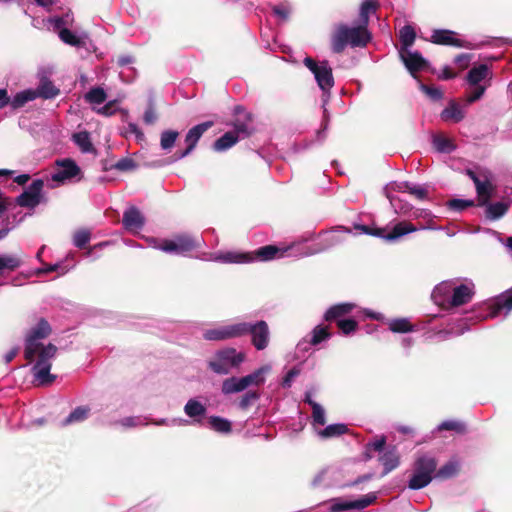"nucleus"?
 <instances>
[{
  "label": "nucleus",
  "instance_id": "nucleus-1",
  "mask_svg": "<svg viewBox=\"0 0 512 512\" xmlns=\"http://www.w3.org/2000/svg\"><path fill=\"white\" fill-rule=\"evenodd\" d=\"M371 38L367 26L361 23L356 27L340 24L331 36V49L333 53L341 54L348 45L351 47H365Z\"/></svg>",
  "mask_w": 512,
  "mask_h": 512
},
{
  "label": "nucleus",
  "instance_id": "nucleus-2",
  "mask_svg": "<svg viewBox=\"0 0 512 512\" xmlns=\"http://www.w3.org/2000/svg\"><path fill=\"white\" fill-rule=\"evenodd\" d=\"M246 360L244 352H238L235 348L226 347L215 352L208 361V368L216 374L227 375L232 370L238 369Z\"/></svg>",
  "mask_w": 512,
  "mask_h": 512
},
{
  "label": "nucleus",
  "instance_id": "nucleus-3",
  "mask_svg": "<svg viewBox=\"0 0 512 512\" xmlns=\"http://www.w3.org/2000/svg\"><path fill=\"white\" fill-rule=\"evenodd\" d=\"M58 348L49 343L47 345H39L37 347V352L35 357L37 356V361L34 364L32 371L35 380L39 385L47 386L52 384L56 376L50 373L51 369V359H53L57 353Z\"/></svg>",
  "mask_w": 512,
  "mask_h": 512
},
{
  "label": "nucleus",
  "instance_id": "nucleus-4",
  "mask_svg": "<svg viewBox=\"0 0 512 512\" xmlns=\"http://www.w3.org/2000/svg\"><path fill=\"white\" fill-rule=\"evenodd\" d=\"M278 254L283 256L284 251H281L275 245H266L260 247L254 252H226L220 254L217 259L224 263H250L258 259L260 261H268L274 259Z\"/></svg>",
  "mask_w": 512,
  "mask_h": 512
},
{
  "label": "nucleus",
  "instance_id": "nucleus-5",
  "mask_svg": "<svg viewBox=\"0 0 512 512\" xmlns=\"http://www.w3.org/2000/svg\"><path fill=\"white\" fill-rule=\"evenodd\" d=\"M437 461L431 456H420L414 463V471L409 480L408 487L419 490L426 487L434 478Z\"/></svg>",
  "mask_w": 512,
  "mask_h": 512
},
{
  "label": "nucleus",
  "instance_id": "nucleus-6",
  "mask_svg": "<svg viewBox=\"0 0 512 512\" xmlns=\"http://www.w3.org/2000/svg\"><path fill=\"white\" fill-rule=\"evenodd\" d=\"M357 229L362 230L368 235L385 239L386 241H394L400 237L415 232L416 226L409 221H401L395 224L391 229L388 227H375L369 225H359Z\"/></svg>",
  "mask_w": 512,
  "mask_h": 512
},
{
  "label": "nucleus",
  "instance_id": "nucleus-7",
  "mask_svg": "<svg viewBox=\"0 0 512 512\" xmlns=\"http://www.w3.org/2000/svg\"><path fill=\"white\" fill-rule=\"evenodd\" d=\"M51 332V326L44 318H41L37 325L30 330L25 339L24 349V357L27 361L32 362L35 359L37 347L43 345L39 340L47 338Z\"/></svg>",
  "mask_w": 512,
  "mask_h": 512
},
{
  "label": "nucleus",
  "instance_id": "nucleus-8",
  "mask_svg": "<svg viewBox=\"0 0 512 512\" xmlns=\"http://www.w3.org/2000/svg\"><path fill=\"white\" fill-rule=\"evenodd\" d=\"M303 63L313 73L319 88L323 92H329L333 88L335 83L333 72L327 60L317 62L308 56L304 58Z\"/></svg>",
  "mask_w": 512,
  "mask_h": 512
},
{
  "label": "nucleus",
  "instance_id": "nucleus-9",
  "mask_svg": "<svg viewBox=\"0 0 512 512\" xmlns=\"http://www.w3.org/2000/svg\"><path fill=\"white\" fill-rule=\"evenodd\" d=\"M43 188L44 181L42 179L33 180L29 187L16 197L15 203L23 208H36L43 201Z\"/></svg>",
  "mask_w": 512,
  "mask_h": 512
},
{
  "label": "nucleus",
  "instance_id": "nucleus-10",
  "mask_svg": "<svg viewBox=\"0 0 512 512\" xmlns=\"http://www.w3.org/2000/svg\"><path fill=\"white\" fill-rule=\"evenodd\" d=\"M213 126V121H206L189 129L185 136V143L187 144V147L182 151H176L172 156V161H177L188 156L195 149L202 135Z\"/></svg>",
  "mask_w": 512,
  "mask_h": 512
},
{
  "label": "nucleus",
  "instance_id": "nucleus-11",
  "mask_svg": "<svg viewBox=\"0 0 512 512\" xmlns=\"http://www.w3.org/2000/svg\"><path fill=\"white\" fill-rule=\"evenodd\" d=\"M199 247V243L190 235H177L172 240H164L160 249L167 253L183 254Z\"/></svg>",
  "mask_w": 512,
  "mask_h": 512
},
{
  "label": "nucleus",
  "instance_id": "nucleus-12",
  "mask_svg": "<svg viewBox=\"0 0 512 512\" xmlns=\"http://www.w3.org/2000/svg\"><path fill=\"white\" fill-rule=\"evenodd\" d=\"M248 335L251 336V344L256 350H264L270 343V329L264 320L248 322Z\"/></svg>",
  "mask_w": 512,
  "mask_h": 512
},
{
  "label": "nucleus",
  "instance_id": "nucleus-13",
  "mask_svg": "<svg viewBox=\"0 0 512 512\" xmlns=\"http://www.w3.org/2000/svg\"><path fill=\"white\" fill-rule=\"evenodd\" d=\"M57 170L52 174L51 179L54 182L64 183L81 174V169L71 158L58 159L55 161Z\"/></svg>",
  "mask_w": 512,
  "mask_h": 512
},
{
  "label": "nucleus",
  "instance_id": "nucleus-14",
  "mask_svg": "<svg viewBox=\"0 0 512 512\" xmlns=\"http://www.w3.org/2000/svg\"><path fill=\"white\" fill-rule=\"evenodd\" d=\"M376 500V493L366 494L354 501L343 500L342 498H335L332 499L333 504L331 505V510H333L334 512H341L352 509H364L374 504Z\"/></svg>",
  "mask_w": 512,
  "mask_h": 512
},
{
  "label": "nucleus",
  "instance_id": "nucleus-15",
  "mask_svg": "<svg viewBox=\"0 0 512 512\" xmlns=\"http://www.w3.org/2000/svg\"><path fill=\"white\" fill-rule=\"evenodd\" d=\"M376 500V493L366 494L354 501L343 500L342 498H335L332 499L333 504L331 505V510H333L334 512H341L352 509H364L374 504Z\"/></svg>",
  "mask_w": 512,
  "mask_h": 512
},
{
  "label": "nucleus",
  "instance_id": "nucleus-16",
  "mask_svg": "<svg viewBox=\"0 0 512 512\" xmlns=\"http://www.w3.org/2000/svg\"><path fill=\"white\" fill-rule=\"evenodd\" d=\"M456 32L447 29H435L432 32L430 41L437 45L453 46V47H466L464 40L455 37Z\"/></svg>",
  "mask_w": 512,
  "mask_h": 512
},
{
  "label": "nucleus",
  "instance_id": "nucleus-17",
  "mask_svg": "<svg viewBox=\"0 0 512 512\" xmlns=\"http://www.w3.org/2000/svg\"><path fill=\"white\" fill-rule=\"evenodd\" d=\"M399 55L406 68L412 75H414L416 72L428 68V61L424 59L421 53L418 51L412 52L410 50H406L405 52H400Z\"/></svg>",
  "mask_w": 512,
  "mask_h": 512
},
{
  "label": "nucleus",
  "instance_id": "nucleus-18",
  "mask_svg": "<svg viewBox=\"0 0 512 512\" xmlns=\"http://www.w3.org/2000/svg\"><path fill=\"white\" fill-rule=\"evenodd\" d=\"M122 224L128 231H139L145 225V217L135 206H130L124 213Z\"/></svg>",
  "mask_w": 512,
  "mask_h": 512
},
{
  "label": "nucleus",
  "instance_id": "nucleus-19",
  "mask_svg": "<svg viewBox=\"0 0 512 512\" xmlns=\"http://www.w3.org/2000/svg\"><path fill=\"white\" fill-rule=\"evenodd\" d=\"M355 308L353 303H339L331 306L325 313L324 319L327 322H336L344 319L343 317L350 314Z\"/></svg>",
  "mask_w": 512,
  "mask_h": 512
},
{
  "label": "nucleus",
  "instance_id": "nucleus-20",
  "mask_svg": "<svg viewBox=\"0 0 512 512\" xmlns=\"http://www.w3.org/2000/svg\"><path fill=\"white\" fill-rule=\"evenodd\" d=\"M379 461L384 467L382 476L387 475L396 469L400 464V456L395 446L389 447L383 455L379 457Z\"/></svg>",
  "mask_w": 512,
  "mask_h": 512
},
{
  "label": "nucleus",
  "instance_id": "nucleus-21",
  "mask_svg": "<svg viewBox=\"0 0 512 512\" xmlns=\"http://www.w3.org/2000/svg\"><path fill=\"white\" fill-rule=\"evenodd\" d=\"M481 182L475 187L478 196V205H487L495 190L494 185L486 174L482 175Z\"/></svg>",
  "mask_w": 512,
  "mask_h": 512
},
{
  "label": "nucleus",
  "instance_id": "nucleus-22",
  "mask_svg": "<svg viewBox=\"0 0 512 512\" xmlns=\"http://www.w3.org/2000/svg\"><path fill=\"white\" fill-rule=\"evenodd\" d=\"M474 295L473 290L466 284H461L453 289L450 305L458 307L471 301Z\"/></svg>",
  "mask_w": 512,
  "mask_h": 512
},
{
  "label": "nucleus",
  "instance_id": "nucleus-23",
  "mask_svg": "<svg viewBox=\"0 0 512 512\" xmlns=\"http://www.w3.org/2000/svg\"><path fill=\"white\" fill-rule=\"evenodd\" d=\"M503 309H505L507 312L512 310V288L499 296L495 303L491 305L489 317H496Z\"/></svg>",
  "mask_w": 512,
  "mask_h": 512
},
{
  "label": "nucleus",
  "instance_id": "nucleus-24",
  "mask_svg": "<svg viewBox=\"0 0 512 512\" xmlns=\"http://www.w3.org/2000/svg\"><path fill=\"white\" fill-rule=\"evenodd\" d=\"M380 8L377 0H364L360 6L359 23L368 26L370 15L375 14Z\"/></svg>",
  "mask_w": 512,
  "mask_h": 512
},
{
  "label": "nucleus",
  "instance_id": "nucleus-25",
  "mask_svg": "<svg viewBox=\"0 0 512 512\" xmlns=\"http://www.w3.org/2000/svg\"><path fill=\"white\" fill-rule=\"evenodd\" d=\"M252 120V114L246 113L244 121L237 119L233 122L234 130L231 132L236 133L239 140L249 137L253 133V129L249 126Z\"/></svg>",
  "mask_w": 512,
  "mask_h": 512
},
{
  "label": "nucleus",
  "instance_id": "nucleus-26",
  "mask_svg": "<svg viewBox=\"0 0 512 512\" xmlns=\"http://www.w3.org/2000/svg\"><path fill=\"white\" fill-rule=\"evenodd\" d=\"M37 97L53 99L60 94V90L48 78H42L36 90Z\"/></svg>",
  "mask_w": 512,
  "mask_h": 512
},
{
  "label": "nucleus",
  "instance_id": "nucleus-27",
  "mask_svg": "<svg viewBox=\"0 0 512 512\" xmlns=\"http://www.w3.org/2000/svg\"><path fill=\"white\" fill-rule=\"evenodd\" d=\"M486 206L485 217L488 220L495 221L503 217L508 209L509 204L504 202L489 203Z\"/></svg>",
  "mask_w": 512,
  "mask_h": 512
},
{
  "label": "nucleus",
  "instance_id": "nucleus-28",
  "mask_svg": "<svg viewBox=\"0 0 512 512\" xmlns=\"http://www.w3.org/2000/svg\"><path fill=\"white\" fill-rule=\"evenodd\" d=\"M399 39L401 42L400 52H405L414 44L416 39L415 29L411 25L403 26L399 31Z\"/></svg>",
  "mask_w": 512,
  "mask_h": 512
},
{
  "label": "nucleus",
  "instance_id": "nucleus-29",
  "mask_svg": "<svg viewBox=\"0 0 512 512\" xmlns=\"http://www.w3.org/2000/svg\"><path fill=\"white\" fill-rule=\"evenodd\" d=\"M243 378L230 377L222 382L221 391L225 395L242 392L246 389Z\"/></svg>",
  "mask_w": 512,
  "mask_h": 512
},
{
  "label": "nucleus",
  "instance_id": "nucleus-30",
  "mask_svg": "<svg viewBox=\"0 0 512 512\" xmlns=\"http://www.w3.org/2000/svg\"><path fill=\"white\" fill-rule=\"evenodd\" d=\"M464 118V113L455 102H451L442 112L441 119L443 121H452L458 123Z\"/></svg>",
  "mask_w": 512,
  "mask_h": 512
},
{
  "label": "nucleus",
  "instance_id": "nucleus-31",
  "mask_svg": "<svg viewBox=\"0 0 512 512\" xmlns=\"http://www.w3.org/2000/svg\"><path fill=\"white\" fill-rule=\"evenodd\" d=\"M238 141L236 133L228 131L214 142L213 149L218 152L225 151L234 146Z\"/></svg>",
  "mask_w": 512,
  "mask_h": 512
},
{
  "label": "nucleus",
  "instance_id": "nucleus-32",
  "mask_svg": "<svg viewBox=\"0 0 512 512\" xmlns=\"http://www.w3.org/2000/svg\"><path fill=\"white\" fill-rule=\"evenodd\" d=\"M489 74V68L486 64H480L469 70L466 79L470 85H479Z\"/></svg>",
  "mask_w": 512,
  "mask_h": 512
},
{
  "label": "nucleus",
  "instance_id": "nucleus-33",
  "mask_svg": "<svg viewBox=\"0 0 512 512\" xmlns=\"http://www.w3.org/2000/svg\"><path fill=\"white\" fill-rule=\"evenodd\" d=\"M184 412L190 418H193L196 422L200 420L197 417H202L206 413V407L195 399H190L184 406Z\"/></svg>",
  "mask_w": 512,
  "mask_h": 512
},
{
  "label": "nucleus",
  "instance_id": "nucleus-34",
  "mask_svg": "<svg viewBox=\"0 0 512 512\" xmlns=\"http://www.w3.org/2000/svg\"><path fill=\"white\" fill-rule=\"evenodd\" d=\"M208 423L210 428L216 432L229 434L232 431L231 422L220 416H210L208 418Z\"/></svg>",
  "mask_w": 512,
  "mask_h": 512
},
{
  "label": "nucleus",
  "instance_id": "nucleus-35",
  "mask_svg": "<svg viewBox=\"0 0 512 512\" xmlns=\"http://www.w3.org/2000/svg\"><path fill=\"white\" fill-rule=\"evenodd\" d=\"M37 98V92L34 90H25L17 93L14 98L9 102L14 109H18L24 106L29 101H33Z\"/></svg>",
  "mask_w": 512,
  "mask_h": 512
},
{
  "label": "nucleus",
  "instance_id": "nucleus-36",
  "mask_svg": "<svg viewBox=\"0 0 512 512\" xmlns=\"http://www.w3.org/2000/svg\"><path fill=\"white\" fill-rule=\"evenodd\" d=\"M348 432V427L345 424H331L328 425L323 430L319 431V436L323 439L333 438L337 436H341Z\"/></svg>",
  "mask_w": 512,
  "mask_h": 512
},
{
  "label": "nucleus",
  "instance_id": "nucleus-37",
  "mask_svg": "<svg viewBox=\"0 0 512 512\" xmlns=\"http://www.w3.org/2000/svg\"><path fill=\"white\" fill-rule=\"evenodd\" d=\"M433 144L436 150L441 153H450L456 149V145L453 141L442 135L434 136Z\"/></svg>",
  "mask_w": 512,
  "mask_h": 512
},
{
  "label": "nucleus",
  "instance_id": "nucleus-38",
  "mask_svg": "<svg viewBox=\"0 0 512 512\" xmlns=\"http://www.w3.org/2000/svg\"><path fill=\"white\" fill-rule=\"evenodd\" d=\"M73 140L84 153L91 152L94 149L90 140V134L87 131L75 133L73 135Z\"/></svg>",
  "mask_w": 512,
  "mask_h": 512
},
{
  "label": "nucleus",
  "instance_id": "nucleus-39",
  "mask_svg": "<svg viewBox=\"0 0 512 512\" xmlns=\"http://www.w3.org/2000/svg\"><path fill=\"white\" fill-rule=\"evenodd\" d=\"M88 413H89V408L83 407V406H79V407L75 408L68 415V417H66L64 419V421L62 422V425L63 426H67V425H70L72 423L82 422V421H84L87 418Z\"/></svg>",
  "mask_w": 512,
  "mask_h": 512
},
{
  "label": "nucleus",
  "instance_id": "nucleus-40",
  "mask_svg": "<svg viewBox=\"0 0 512 512\" xmlns=\"http://www.w3.org/2000/svg\"><path fill=\"white\" fill-rule=\"evenodd\" d=\"M439 431H453L457 434H465L467 432L466 424L458 420H446L438 426Z\"/></svg>",
  "mask_w": 512,
  "mask_h": 512
},
{
  "label": "nucleus",
  "instance_id": "nucleus-41",
  "mask_svg": "<svg viewBox=\"0 0 512 512\" xmlns=\"http://www.w3.org/2000/svg\"><path fill=\"white\" fill-rule=\"evenodd\" d=\"M458 473V465L455 462H448L438 470L436 469L434 478L437 479H449Z\"/></svg>",
  "mask_w": 512,
  "mask_h": 512
},
{
  "label": "nucleus",
  "instance_id": "nucleus-42",
  "mask_svg": "<svg viewBox=\"0 0 512 512\" xmlns=\"http://www.w3.org/2000/svg\"><path fill=\"white\" fill-rule=\"evenodd\" d=\"M22 264L20 257L16 255H0V270L14 271Z\"/></svg>",
  "mask_w": 512,
  "mask_h": 512
},
{
  "label": "nucleus",
  "instance_id": "nucleus-43",
  "mask_svg": "<svg viewBox=\"0 0 512 512\" xmlns=\"http://www.w3.org/2000/svg\"><path fill=\"white\" fill-rule=\"evenodd\" d=\"M204 339L209 341H223L230 339L226 326L209 329L204 333Z\"/></svg>",
  "mask_w": 512,
  "mask_h": 512
},
{
  "label": "nucleus",
  "instance_id": "nucleus-44",
  "mask_svg": "<svg viewBox=\"0 0 512 512\" xmlns=\"http://www.w3.org/2000/svg\"><path fill=\"white\" fill-rule=\"evenodd\" d=\"M230 339L240 338L248 335V322H238L229 325H225Z\"/></svg>",
  "mask_w": 512,
  "mask_h": 512
},
{
  "label": "nucleus",
  "instance_id": "nucleus-45",
  "mask_svg": "<svg viewBox=\"0 0 512 512\" xmlns=\"http://www.w3.org/2000/svg\"><path fill=\"white\" fill-rule=\"evenodd\" d=\"M106 98V92L101 87L92 88L85 94V100L91 104H101Z\"/></svg>",
  "mask_w": 512,
  "mask_h": 512
},
{
  "label": "nucleus",
  "instance_id": "nucleus-46",
  "mask_svg": "<svg viewBox=\"0 0 512 512\" xmlns=\"http://www.w3.org/2000/svg\"><path fill=\"white\" fill-rule=\"evenodd\" d=\"M179 136V132L177 131H174V130H165L161 133V137H160V146L163 150H170L177 138Z\"/></svg>",
  "mask_w": 512,
  "mask_h": 512
},
{
  "label": "nucleus",
  "instance_id": "nucleus-47",
  "mask_svg": "<svg viewBox=\"0 0 512 512\" xmlns=\"http://www.w3.org/2000/svg\"><path fill=\"white\" fill-rule=\"evenodd\" d=\"M389 329L394 333H408L413 331V325L407 319L400 318L391 321Z\"/></svg>",
  "mask_w": 512,
  "mask_h": 512
},
{
  "label": "nucleus",
  "instance_id": "nucleus-48",
  "mask_svg": "<svg viewBox=\"0 0 512 512\" xmlns=\"http://www.w3.org/2000/svg\"><path fill=\"white\" fill-rule=\"evenodd\" d=\"M59 37L64 43L69 44L71 46L81 47L84 45L83 40H81L68 28H63L62 30H60Z\"/></svg>",
  "mask_w": 512,
  "mask_h": 512
},
{
  "label": "nucleus",
  "instance_id": "nucleus-49",
  "mask_svg": "<svg viewBox=\"0 0 512 512\" xmlns=\"http://www.w3.org/2000/svg\"><path fill=\"white\" fill-rule=\"evenodd\" d=\"M264 368L261 367L257 370H255L253 373L246 375L243 378V381L248 388L251 385L260 386L265 382V378L263 376Z\"/></svg>",
  "mask_w": 512,
  "mask_h": 512
},
{
  "label": "nucleus",
  "instance_id": "nucleus-50",
  "mask_svg": "<svg viewBox=\"0 0 512 512\" xmlns=\"http://www.w3.org/2000/svg\"><path fill=\"white\" fill-rule=\"evenodd\" d=\"M331 337V333L326 326H316L312 331V338L310 340L311 345H318L322 341L329 339Z\"/></svg>",
  "mask_w": 512,
  "mask_h": 512
},
{
  "label": "nucleus",
  "instance_id": "nucleus-51",
  "mask_svg": "<svg viewBox=\"0 0 512 512\" xmlns=\"http://www.w3.org/2000/svg\"><path fill=\"white\" fill-rule=\"evenodd\" d=\"M405 191L413 195L418 200H426L428 198V190L419 185H412L409 182L403 183Z\"/></svg>",
  "mask_w": 512,
  "mask_h": 512
},
{
  "label": "nucleus",
  "instance_id": "nucleus-52",
  "mask_svg": "<svg viewBox=\"0 0 512 512\" xmlns=\"http://www.w3.org/2000/svg\"><path fill=\"white\" fill-rule=\"evenodd\" d=\"M336 325L344 335H349L358 328V322L351 318L339 320Z\"/></svg>",
  "mask_w": 512,
  "mask_h": 512
},
{
  "label": "nucleus",
  "instance_id": "nucleus-53",
  "mask_svg": "<svg viewBox=\"0 0 512 512\" xmlns=\"http://www.w3.org/2000/svg\"><path fill=\"white\" fill-rule=\"evenodd\" d=\"M91 233L86 229H81L75 232L73 243L77 248H84L90 241Z\"/></svg>",
  "mask_w": 512,
  "mask_h": 512
},
{
  "label": "nucleus",
  "instance_id": "nucleus-54",
  "mask_svg": "<svg viewBox=\"0 0 512 512\" xmlns=\"http://www.w3.org/2000/svg\"><path fill=\"white\" fill-rule=\"evenodd\" d=\"M260 393L257 391L246 392L239 401V408L247 410L255 401L259 400Z\"/></svg>",
  "mask_w": 512,
  "mask_h": 512
},
{
  "label": "nucleus",
  "instance_id": "nucleus-55",
  "mask_svg": "<svg viewBox=\"0 0 512 512\" xmlns=\"http://www.w3.org/2000/svg\"><path fill=\"white\" fill-rule=\"evenodd\" d=\"M137 167L138 164L132 158L129 157L122 158L111 166V168H114L122 172L132 171Z\"/></svg>",
  "mask_w": 512,
  "mask_h": 512
},
{
  "label": "nucleus",
  "instance_id": "nucleus-56",
  "mask_svg": "<svg viewBox=\"0 0 512 512\" xmlns=\"http://www.w3.org/2000/svg\"><path fill=\"white\" fill-rule=\"evenodd\" d=\"M449 209L461 212L469 207L474 206L473 200H463V199H451L447 202Z\"/></svg>",
  "mask_w": 512,
  "mask_h": 512
},
{
  "label": "nucleus",
  "instance_id": "nucleus-57",
  "mask_svg": "<svg viewBox=\"0 0 512 512\" xmlns=\"http://www.w3.org/2000/svg\"><path fill=\"white\" fill-rule=\"evenodd\" d=\"M301 373V369L299 366H294L293 368H291L287 373L286 375L283 377L282 379V382H281V386L283 388H290L291 385H292V382L293 380L299 376Z\"/></svg>",
  "mask_w": 512,
  "mask_h": 512
},
{
  "label": "nucleus",
  "instance_id": "nucleus-58",
  "mask_svg": "<svg viewBox=\"0 0 512 512\" xmlns=\"http://www.w3.org/2000/svg\"><path fill=\"white\" fill-rule=\"evenodd\" d=\"M312 418L315 424L323 426L326 423L325 411L320 404L313 405Z\"/></svg>",
  "mask_w": 512,
  "mask_h": 512
},
{
  "label": "nucleus",
  "instance_id": "nucleus-59",
  "mask_svg": "<svg viewBox=\"0 0 512 512\" xmlns=\"http://www.w3.org/2000/svg\"><path fill=\"white\" fill-rule=\"evenodd\" d=\"M157 117L158 116H157V113H156V110H155L154 103L152 101H150L149 104H148L147 109L144 112L143 121L147 125H152V124H154L156 122Z\"/></svg>",
  "mask_w": 512,
  "mask_h": 512
},
{
  "label": "nucleus",
  "instance_id": "nucleus-60",
  "mask_svg": "<svg viewBox=\"0 0 512 512\" xmlns=\"http://www.w3.org/2000/svg\"><path fill=\"white\" fill-rule=\"evenodd\" d=\"M422 91H424L432 100H440L443 97V92L434 86L421 85Z\"/></svg>",
  "mask_w": 512,
  "mask_h": 512
},
{
  "label": "nucleus",
  "instance_id": "nucleus-61",
  "mask_svg": "<svg viewBox=\"0 0 512 512\" xmlns=\"http://www.w3.org/2000/svg\"><path fill=\"white\" fill-rule=\"evenodd\" d=\"M474 86H475V88L467 96V102H469V103H473V102L479 100L483 96V94L486 90V87L483 85H474Z\"/></svg>",
  "mask_w": 512,
  "mask_h": 512
},
{
  "label": "nucleus",
  "instance_id": "nucleus-62",
  "mask_svg": "<svg viewBox=\"0 0 512 512\" xmlns=\"http://www.w3.org/2000/svg\"><path fill=\"white\" fill-rule=\"evenodd\" d=\"M386 445V437L381 436L380 438L376 439L373 442H369L366 444V450H374L377 452H381L384 450V447Z\"/></svg>",
  "mask_w": 512,
  "mask_h": 512
},
{
  "label": "nucleus",
  "instance_id": "nucleus-63",
  "mask_svg": "<svg viewBox=\"0 0 512 512\" xmlns=\"http://www.w3.org/2000/svg\"><path fill=\"white\" fill-rule=\"evenodd\" d=\"M272 11L276 16L284 21L288 20L289 18L290 10L283 5L273 6Z\"/></svg>",
  "mask_w": 512,
  "mask_h": 512
},
{
  "label": "nucleus",
  "instance_id": "nucleus-64",
  "mask_svg": "<svg viewBox=\"0 0 512 512\" xmlns=\"http://www.w3.org/2000/svg\"><path fill=\"white\" fill-rule=\"evenodd\" d=\"M471 60V55L468 53H462L455 57L454 62L460 65L462 68H466Z\"/></svg>",
  "mask_w": 512,
  "mask_h": 512
}]
</instances>
